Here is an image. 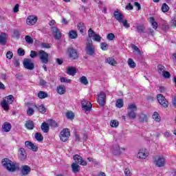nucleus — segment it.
<instances>
[{
  "mask_svg": "<svg viewBox=\"0 0 176 176\" xmlns=\"http://www.w3.org/2000/svg\"><path fill=\"white\" fill-rule=\"evenodd\" d=\"M93 40L94 42H101V36L100 34H94L93 36Z\"/></svg>",
  "mask_w": 176,
  "mask_h": 176,
  "instance_id": "de8ad7c7",
  "label": "nucleus"
},
{
  "mask_svg": "<svg viewBox=\"0 0 176 176\" xmlns=\"http://www.w3.org/2000/svg\"><path fill=\"white\" fill-rule=\"evenodd\" d=\"M157 69H158V74H160V75H162L164 74L166 71V67L162 65H158Z\"/></svg>",
  "mask_w": 176,
  "mask_h": 176,
  "instance_id": "473e14b6",
  "label": "nucleus"
},
{
  "mask_svg": "<svg viewBox=\"0 0 176 176\" xmlns=\"http://www.w3.org/2000/svg\"><path fill=\"white\" fill-rule=\"evenodd\" d=\"M14 102V97L12 95H10L3 99L1 107L4 111H9V104H13Z\"/></svg>",
  "mask_w": 176,
  "mask_h": 176,
  "instance_id": "7ed1b4c3",
  "label": "nucleus"
},
{
  "mask_svg": "<svg viewBox=\"0 0 176 176\" xmlns=\"http://www.w3.org/2000/svg\"><path fill=\"white\" fill-rule=\"evenodd\" d=\"M128 109L131 111V112H135V111H137V105H135L134 103H132L128 106Z\"/></svg>",
  "mask_w": 176,
  "mask_h": 176,
  "instance_id": "c9c22d12",
  "label": "nucleus"
},
{
  "mask_svg": "<svg viewBox=\"0 0 176 176\" xmlns=\"http://www.w3.org/2000/svg\"><path fill=\"white\" fill-rule=\"evenodd\" d=\"M172 104L175 108H176V96L172 98Z\"/></svg>",
  "mask_w": 176,
  "mask_h": 176,
  "instance_id": "774afa93",
  "label": "nucleus"
},
{
  "mask_svg": "<svg viewBox=\"0 0 176 176\" xmlns=\"http://www.w3.org/2000/svg\"><path fill=\"white\" fill-rule=\"evenodd\" d=\"M2 164L3 166L10 173H14V171H16V164L8 158H5L2 161Z\"/></svg>",
  "mask_w": 176,
  "mask_h": 176,
  "instance_id": "f03ea898",
  "label": "nucleus"
},
{
  "mask_svg": "<svg viewBox=\"0 0 176 176\" xmlns=\"http://www.w3.org/2000/svg\"><path fill=\"white\" fill-rule=\"evenodd\" d=\"M52 34L54 35V39H56L59 41V39L63 36V34H61V32H60V30L56 27L52 28Z\"/></svg>",
  "mask_w": 176,
  "mask_h": 176,
  "instance_id": "ddd939ff",
  "label": "nucleus"
},
{
  "mask_svg": "<svg viewBox=\"0 0 176 176\" xmlns=\"http://www.w3.org/2000/svg\"><path fill=\"white\" fill-rule=\"evenodd\" d=\"M34 137L38 142H42L43 141V136L41 133H35Z\"/></svg>",
  "mask_w": 176,
  "mask_h": 176,
  "instance_id": "72a5a7b5",
  "label": "nucleus"
},
{
  "mask_svg": "<svg viewBox=\"0 0 176 176\" xmlns=\"http://www.w3.org/2000/svg\"><path fill=\"white\" fill-rule=\"evenodd\" d=\"M81 104H82V109H85V111H91V107H92L91 103L89 102V101L83 100L81 102Z\"/></svg>",
  "mask_w": 176,
  "mask_h": 176,
  "instance_id": "f3484780",
  "label": "nucleus"
},
{
  "mask_svg": "<svg viewBox=\"0 0 176 176\" xmlns=\"http://www.w3.org/2000/svg\"><path fill=\"white\" fill-rule=\"evenodd\" d=\"M3 131L5 133H9L12 129V125L10 123L5 122L2 126Z\"/></svg>",
  "mask_w": 176,
  "mask_h": 176,
  "instance_id": "a878e982",
  "label": "nucleus"
},
{
  "mask_svg": "<svg viewBox=\"0 0 176 176\" xmlns=\"http://www.w3.org/2000/svg\"><path fill=\"white\" fill-rule=\"evenodd\" d=\"M149 156V151L146 148H142L139 150L137 154L138 159L144 160Z\"/></svg>",
  "mask_w": 176,
  "mask_h": 176,
  "instance_id": "423d86ee",
  "label": "nucleus"
},
{
  "mask_svg": "<svg viewBox=\"0 0 176 176\" xmlns=\"http://www.w3.org/2000/svg\"><path fill=\"white\" fill-rule=\"evenodd\" d=\"M70 135L71 132L69 131V129H64L60 131L59 137L60 138V141H63V142H67L69 139Z\"/></svg>",
  "mask_w": 176,
  "mask_h": 176,
  "instance_id": "39448f33",
  "label": "nucleus"
},
{
  "mask_svg": "<svg viewBox=\"0 0 176 176\" xmlns=\"http://www.w3.org/2000/svg\"><path fill=\"white\" fill-rule=\"evenodd\" d=\"M107 38L108 41H113L115 39V34L113 33H109L107 34Z\"/></svg>",
  "mask_w": 176,
  "mask_h": 176,
  "instance_id": "bf43d9fd",
  "label": "nucleus"
},
{
  "mask_svg": "<svg viewBox=\"0 0 176 176\" xmlns=\"http://www.w3.org/2000/svg\"><path fill=\"white\" fill-rule=\"evenodd\" d=\"M66 118L67 119H70V120H74V118H75V114L72 111H69L66 113Z\"/></svg>",
  "mask_w": 176,
  "mask_h": 176,
  "instance_id": "37998d69",
  "label": "nucleus"
},
{
  "mask_svg": "<svg viewBox=\"0 0 176 176\" xmlns=\"http://www.w3.org/2000/svg\"><path fill=\"white\" fill-rule=\"evenodd\" d=\"M73 159L76 164H80V166H87V162L82 158V156L76 154L74 155Z\"/></svg>",
  "mask_w": 176,
  "mask_h": 176,
  "instance_id": "9d476101",
  "label": "nucleus"
},
{
  "mask_svg": "<svg viewBox=\"0 0 176 176\" xmlns=\"http://www.w3.org/2000/svg\"><path fill=\"white\" fill-rule=\"evenodd\" d=\"M127 63L129 68H135L136 65L135 62H134V60L129 58Z\"/></svg>",
  "mask_w": 176,
  "mask_h": 176,
  "instance_id": "f704fd0d",
  "label": "nucleus"
},
{
  "mask_svg": "<svg viewBox=\"0 0 176 176\" xmlns=\"http://www.w3.org/2000/svg\"><path fill=\"white\" fill-rule=\"evenodd\" d=\"M56 91L58 94H60V96H63V94H65L66 89L65 86L64 85H59L56 88Z\"/></svg>",
  "mask_w": 176,
  "mask_h": 176,
  "instance_id": "4be33fe9",
  "label": "nucleus"
},
{
  "mask_svg": "<svg viewBox=\"0 0 176 176\" xmlns=\"http://www.w3.org/2000/svg\"><path fill=\"white\" fill-rule=\"evenodd\" d=\"M127 116L129 118V119L134 120L137 118V113L134 111H129L127 113Z\"/></svg>",
  "mask_w": 176,
  "mask_h": 176,
  "instance_id": "4c0bfd02",
  "label": "nucleus"
},
{
  "mask_svg": "<svg viewBox=\"0 0 176 176\" xmlns=\"http://www.w3.org/2000/svg\"><path fill=\"white\" fill-rule=\"evenodd\" d=\"M38 111L41 112V113H45L47 111V109L43 104H41L38 107Z\"/></svg>",
  "mask_w": 176,
  "mask_h": 176,
  "instance_id": "3c124183",
  "label": "nucleus"
},
{
  "mask_svg": "<svg viewBox=\"0 0 176 176\" xmlns=\"http://www.w3.org/2000/svg\"><path fill=\"white\" fill-rule=\"evenodd\" d=\"M30 57H31V58H35V57H38V53L36 51L32 50L30 52Z\"/></svg>",
  "mask_w": 176,
  "mask_h": 176,
  "instance_id": "052dcab7",
  "label": "nucleus"
},
{
  "mask_svg": "<svg viewBox=\"0 0 176 176\" xmlns=\"http://www.w3.org/2000/svg\"><path fill=\"white\" fill-rule=\"evenodd\" d=\"M132 49H133V50H135V52H136L138 54H141V50H140V48H138V47H137L135 45H132Z\"/></svg>",
  "mask_w": 176,
  "mask_h": 176,
  "instance_id": "0e129e2a",
  "label": "nucleus"
},
{
  "mask_svg": "<svg viewBox=\"0 0 176 176\" xmlns=\"http://www.w3.org/2000/svg\"><path fill=\"white\" fill-rule=\"evenodd\" d=\"M25 126L28 130H34V127H35L34 122L31 120L27 121Z\"/></svg>",
  "mask_w": 176,
  "mask_h": 176,
  "instance_id": "cd10ccee",
  "label": "nucleus"
},
{
  "mask_svg": "<svg viewBox=\"0 0 176 176\" xmlns=\"http://www.w3.org/2000/svg\"><path fill=\"white\" fill-rule=\"evenodd\" d=\"M6 57L8 58V60H12V58H13V52L8 51L6 53Z\"/></svg>",
  "mask_w": 176,
  "mask_h": 176,
  "instance_id": "e2e57ef3",
  "label": "nucleus"
},
{
  "mask_svg": "<svg viewBox=\"0 0 176 176\" xmlns=\"http://www.w3.org/2000/svg\"><path fill=\"white\" fill-rule=\"evenodd\" d=\"M77 27L81 34H83L85 32V30H86V26L85 25V23H78Z\"/></svg>",
  "mask_w": 176,
  "mask_h": 176,
  "instance_id": "c756f323",
  "label": "nucleus"
},
{
  "mask_svg": "<svg viewBox=\"0 0 176 176\" xmlns=\"http://www.w3.org/2000/svg\"><path fill=\"white\" fill-rule=\"evenodd\" d=\"M18 56L23 57L25 54V51L23 48H19L17 50Z\"/></svg>",
  "mask_w": 176,
  "mask_h": 176,
  "instance_id": "603ef678",
  "label": "nucleus"
},
{
  "mask_svg": "<svg viewBox=\"0 0 176 176\" xmlns=\"http://www.w3.org/2000/svg\"><path fill=\"white\" fill-rule=\"evenodd\" d=\"M150 23H151L153 28H154L155 30H157L158 25H157V23L155 21V18L151 17Z\"/></svg>",
  "mask_w": 176,
  "mask_h": 176,
  "instance_id": "58836bf2",
  "label": "nucleus"
},
{
  "mask_svg": "<svg viewBox=\"0 0 176 176\" xmlns=\"http://www.w3.org/2000/svg\"><path fill=\"white\" fill-rule=\"evenodd\" d=\"M154 163L157 167H163L166 164V159L163 156L157 155L154 157Z\"/></svg>",
  "mask_w": 176,
  "mask_h": 176,
  "instance_id": "0eeeda50",
  "label": "nucleus"
},
{
  "mask_svg": "<svg viewBox=\"0 0 176 176\" xmlns=\"http://www.w3.org/2000/svg\"><path fill=\"white\" fill-rule=\"evenodd\" d=\"M41 130L43 133H49V124L46 122H43L41 124Z\"/></svg>",
  "mask_w": 176,
  "mask_h": 176,
  "instance_id": "2f4dec72",
  "label": "nucleus"
},
{
  "mask_svg": "<svg viewBox=\"0 0 176 176\" xmlns=\"http://www.w3.org/2000/svg\"><path fill=\"white\" fill-rule=\"evenodd\" d=\"M113 16H114L115 19H117V21L119 23H122V20H123V19L124 17L123 16V14H122V12H119V10L114 11Z\"/></svg>",
  "mask_w": 176,
  "mask_h": 176,
  "instance_id": "6ab92c4d",
  "label": "nucleus"
},
{
  "mask_svg": "<svg viewBox=\"0 0 176 176\" xmlns=\"http://www.w3.org/2000/svg\"><path fill=\"white\" fill-rule=\"evenodd\" d=\"M72 170L73 173L76 174V173H79V171H80V166H79V164L73 162L72 164Z\"/></svg>",
  "mask_w": 176,
  "mask_h": 176,
  "instance_id": "393cba45",
  "label": "nucleus"
},
{
  "mask_svg": "<svg viewBox=\"0 0 176 176\" xmlns=\"http://www.w3.org/2000/svg\"><path fill=\"white\" fill-rule=\"evenodd\" d=\"M12 36L13 38H20V32L17 30H14Z\"/></svg>",
  "mask_w": 176,
  "mask_h": 176,
  "instance_id": "5fc2aeb1",
  "label": "nucleus"
},
{
  "mask_svg": "<svg viewBox=\"0 0 176 176\" xmlns=\"http://www.w3.org/2000/svg\"><path fill=\"white\" fill-rule=\"evenodd\" d=\"M85 52L88 56L94 57L96 56V46L93 45V40L91 38H87Z\"/></svg>",
  "mask_w": 176,
  "mask_h": 176,
  "instance_id": "f257e3e1",
  "label": "nucleus"
},
{
  "mask_svg": "<svg viewBox=\"0 0 176 176\" xmlns=\"http://www.w3.org/2000/svg\"><path fill=\"white\" fill-rule=\"evenodd\" d=\"M68 55L72 60H76L79 56H78V52L74 47H70L67 51Z\"/></svg>",
  "mask_w": 176,
  "mask_h": 176,
  "instance_id": "f8f14e48",
  "label": "nucleus"
},
{
  "mask_svg": "<svg viewBox=\"0 0 176 176\" xmlns=\"http://www.w3.org/2000/svg\"><path fill=\"white\" fill-rule=\"evenodd\" d=\"M161 9L164 13H167V12H168V10H170V7H168L167 3H164L162 4Z\"/></svg>",
  "mask_w": 176,
  "mask_h": 176,
  "instance_id": "ea45409f",
  "label": "nucleus"
},
{
  "mask_svg": "<svg viewBox=\"0 0 176 176\" xmlns=\"http://www.w3.org/2000/svg\"><path fill=\"white\" fill-rule=\"evenodd\" d=\"M122 151H126V148L122 147L120 148V146L118 145H115L113 148V154L115 155L116 156H120L122 155Z\"/></svg>",
  "mask_w": 176,
  "mask_h": 176,
  "instance_id": "4468645a",
  "label": "nucleus"
},
{
  "mask_svg": "<svg viewBox=\"0 0 176 176\" xmlns=\"http://www.w3.org/2000/svg\"><path fill=\"white\" fill-rule=\"evenodd\" d=\"M125 9L126 10H133L134 8L133 7V6H131V3H129L128 5L125 7Z\"/></svg>",
  "mask_w": 176,
  "mask_h": 176,
  "instance_id": "69168bd1",
  "label": "nucleus"
},
{
  "mask_svg": "<svg viewBox=\"0 0 176 176\" xmlns=\"http://www.w3.org/2000/svg\"><path fill=\"white\" fill-rule=\"evenodd\" d=\"M121 23L125 28H130V23L127 22L126 19H122Z\"/></svg>",
  "mask_w": 176,
  "mask_h": 176,
  "instance_id": "864d4df0",
  "label": "nucleus"
},
{
  "mask_svg": "<svg viewBox=\"0 0 176 176\" xmlns=\"http://www.w3.org/2000/svg\"><path fill=\"white\" fill-rule=\"evenodd\" d=\"M66 73L67 75H70L71 76H75V75H76V68L74 67H69L67 68Z\"/></svg>",
  "mask_w": 176,
  "mask_h": 176,
  "instance_id": "412c9836",
  "label": "nucleus"
},
{
  "mask_svg": "<svg viewBox=\"0 0 176 176\" xmlns=\"http://www.w3.org/2000/svg\"><path fill=\"white\" fill-rule=\"evenodd\" d=\"M157 99L160 105H162L164 108L168 107V102L166 99V98L162 94H158L157 96Z\"/></svg>",
  "mask_w": 176,
  "mask_h": 176,
  "instance_id": "1a4fd4ad",
  "label": "nucleus"
},
{
  "mask_svg": "<svg viewBox=\"0 0 176 176\" xmlns=\"http://www.w3.org/2000/svg\"><path fill=\"white\" fill-rule=\"evenodd\" d=\"M19 159L22 162L27 159V152H25V149L24 148H20L19 150Z\"/></svg>",
  "mask_w": 176,
  "mask_h": 176,
  "instance_id": "aec40b11",
  "label": "nucleus"
},
{
  "mask_svg": "<svg viewBox=\"0 0 176 176\" xmlns=\"http://www.w3.org/2000/svg\"><path fill=\"white\" fill-rule=\"evenodd\" d=\"M80 82L82 83V85H89V80H87V78H86L85 76L80 78Z\"/></svg>",
  "mask_w": 176,
  "mask_h": 176,
  "instance_id": "a19ab883",
  "label": "nucleus"
},
{
  "mask_svg": "<svg viewBox=\"0 0 176 176\" xmlns=\"http://www.w3.org/2000/svg\"><path fill=\"white\" fill-rule=\"evenodd\" d=\"M25 40L29 45H32V43H34V39H32V36H25Z\"/></svg>",
  "mask_w": 176,
  "mask_h": 176,
  "instance_id": "a18cd8bd",
  "label": "nucleus"
},
{
  "mask_svg": "<svg viewBox=\"0 0 176 176\" xmlns=\"http://www.w3.org/2000/svg\"><path fill=\"white\" fill-rule=\"evenodd\" d=\"M25 145L26 148H28V149H30L33 152H38V146H36V144H34L32 142L26 141L25 142Z\"/></svg>",
  "mask_w": 176,
  "mask_h": 176,
  "instance_id": "2eb2a0df",
  "label": "nucleus"
},
{
  "mask_svg": "<svg viewBox=\"0 0 176 176\" xmlns=\"http://www.w3.org/2000/svg\"><path fill=\"white\" fill-rule=\"evenodd\" d=\"M23 67L26 68V69H30V71L34 69L35 65L32 63V60L30 58H25L23 60Z\"/></svg>",
  "mask_w": 176,
  "mask_h": 176,
  "instance_id": "9b49d317",
  "label": "nucleus"
},
{
  "mask_svg": "<svg viewBox=\"0 0 176 176\" xmlns=\"http://www.w3.org/2000/svg\"><path fill=\"white\" fill-rule=\"evenodd\" d=\"M38 21V17L34 16V15H30L28 16L26 19V23L28 24V25H34L35 23Z\"/></svg>",
  "mask_w": 176,
  "mask_h": 176,
  "instance_id": "dca6fc26",
  "label": "nucleus"
},
{
  "mask_svg": "<svg viewBox=\"0 0 176 176\" xmlns=\"http://www.w3.org/2000/svg\"><path fill=\"white\" fill-rule=\"evenodd\" d=\"M100 49H102V50H108V44L107 43H100Z\"/></svg>",
  "mask_w": 176,
  "mask_h": 176,
  "instance_id": "4d7b16f0",
  "label": "nucleus"
},
{
  "mask_svg": "<svg viewBox=\"0 0 176 176\" xmlns=\"http://www.w3.org/2000/svg\"><path fill=\"white\" fill-rule=\"evenodd\" d=\"M136 30L139 34H142L143 32H145V26L142 24L138 25L136 26Z\"/></svg>",
  "mask_w": 176,
  "mask_h": 176,
  "instance_id": "7c9ffc66",
  "label": "nucleus"
},
{
  "mask_svg": "<svg viewBox=\"0 0 176 176\" xmlns=\"http://www.w3.org/2000/svg\"><path fill=\"white\" fill-rule=\"evenodd\" d=\"M41 47L42 49H50V45L47 43H42Z\"/></svg>",
  "mask_w": 176,
  "mask_h": 176,
  "instance_id": "680f3d73",
  "label": "nucleus"
},
{
  "mask_svg": "<svg viewBox=\"0 0 176 176\" xmlns=\"http://www.w3.org/2000/svg\"><path fill=\"white\" fill-rule=\"evenodd\" d=\"M107 95L104 92H100L97 97V102L100 107H104L106 104Z\"/></svg>",
  "mask_w": 176,
  "mask_h": 176,
  "instance_id": "6e6552de",
  "label": "nucleus"
},
{
  "mask_svg": "<svg viewBox=\"0 0 176 176\" xmlns=\"http://www.w3.org/2000/svg\"><path fill=\"white\" fill-rule=\"evenodd\" d=\"M139 122L140 123H146V122H148V116L143 113H140L139 115Z\"/></svg>",
  "mask_w": 176,
  "mask_h": 176,
  "instance_id": "5701e85b",
  "label": "nucleus"
},
{
  "mask_svg": "<svg viewBox=\"0 0 176 176\" xmlns=\"http://www.w3.org/2000/svg\"><path fill=\"white\" fill-rule=\"evenodd\" d=\"M96 32L94 30H93V29L89 28V30H88V38L87 39H91V38H93L94 36V35H96Z\"/></svg>",
  "mask_w": 176,
  "mask_h": 176,
  "instance_id": "e433bc0d",
  "label": "nucleus"
},
{
  "mask_svg": "<svg viewBox=\"0 0 176 176\" xmlns=\"http://www.w3.org/2000/svg\"><path fill=\"white\" fill-rule=\"evenodd\" d=\"M153 119H154L155 122H160V118H159V113L157 112H154L153 115Z\"/></svg>",
  "mask_w": 176,
  "mask_h": 176,
  "instance_id": "09e8293b",
  "label": "nucleus"
},
{
  "mask_svg": "<svg viewBox=\"0 0 176 176\" xmlns=\"http://www.w3.org/2000/svg\"><path fill=\"white\" fill-rule=\"evenodd\" d=\"M123 100L122 99H118L116 105L117 108H123Z\"/></svg>",
  "mask_w": 176,
  "mask_h": 176,
  "instance_id": "79ce46f5",
  "label": "nucleus"
},
{
  "mask_svg": "<svg viewBox=\"0 0 176 176\" xmlns=\"http://www.w3.org/2000/svg\"><path fill=\"white\" fill-rule=\"evenodd\" d=\"M34 112H35V110L32 109V107H30L27 110V114L28 115V116H32Z\"/></svg>",
  "mask_w": 176,
  "mask_h": 176,
  "instance_id": "8fccbe9b",
  "label": "nucleus"
},
{
  "mask_svg": "<svg viewBox=\"0 0 176 176\" xmlns=\"http://www.w3.org/2000/svg\"><path fill=\"white\" fill-rule=\"evenodd\" d=\"M124 175L125 176H131V172L130 171V169L126 168L124 170Z\"/></svg>",
  "mask_w": 176,
  "mask_h": 176,
  "instance_id": "338daca9",
  "label": "nucleus"
},
{
  "mask_svg": "<svg viewBox=\"0 0 176 176\" xmlns=\"http://www.w3.org/2000/svg\"><path fill=\"white\" fill-rule=\"evenodd\" d=\"M110 126H111V127H118V126H119V121H118L116 120H111Z\"/></svg>",
  "mask_w": 176,
  "mask_h": 176,
  "instance_id": "c03bdc74",
  "label": "nucleus"
},
{
  "mask_svg": "<svg viewBox=\"0 0 176 176\" xmlns=\"http://www.w3.org/2000/svg\"><path fill=\"white\" fill-rule=\"evenodd\" d=\"M107 63H108V64L110 65H115L116 64V60L112 58H107Z\"/></svg>",
  "mask_w": 176,
  "mask_h": 176,
  "instance_id": "49530a36",
  "label": "nucleus"
},
{
  "mask_svg": "<svg viewBox=\"0 0 176 176\" xmlns=\"http://www.w3.org/2000/svg\"><path fill=\"white\" fill-rule=\"evenodd\" d=\"M8 35L6 33H1L0 34V45H6V38Z\"/></svg>",
  "mask_w": 176,
  "mask_h": 176,
  "instance_id": "b1692460",
  "label": "nucleus"
},
{
  "mask_svg": "<svg viewBox=\"0 0 176 176\" xmlns=\"http://www.w3.org/2000/svg\"><path fill=\"white\" fill-rule=\"evenodd\" d=\"M38 57L42 64H47L49 63V54L47 52L40 50L38 52Z\"/></svg>",
  "mask_w": 176,
  "mask_h": 176,
  "instance_id": "20e7f679",
  "label": "nucleus"
},
{
  "mask_svg": "<svg viewBox=\"0 0 176 176\" xmlns=\"http://www.w3.org/2000/svg\"><path fill=\"white\" fill-rule=\"evenodd\" d=\"M37 97L41 100H43L44 98H47V97H49V95L47 94V93L43 91H40L37 94Z\"/></svg>",
  "mask_w": 176,
  "mask_h": 176,
  "instance_id": "bb28decb",
  "label": "nucleus"
},
{
  "mask_svg": "<svg viewBox=\"0 0 176 176\" xmlns=\"http://www.w3.org/2000/svg\"><path fill=\"white\" fill-rule=\"evenodd\" d=\"M60 82L62 83H71V79H68L65 77L60 78Z\"/></svg>",
  "mask_w": 176,
  "mask_h": 176,
  "instance_id": "13d9d810",
  "label": "nucleus"
},
{
  "mask_svg": "<svg viewBox=\"0 0 176 176\" xmlns=\"http://www.w3.org/2000/svg\"><path fill=\"white\" fill-rule=\"evenodd\" d=\"M162 75L164 78H165V79H168L171 77V74L167 71H165Z\"/></svg>",
  "mask_w": 176,
  "mask_h": 176,
  "instance_id": "6e6d98bb",
  "label": "nucleus"
},
{
  "mask_svg": "<svg viewBox=\"0 0 176 176\" xmlns=\"http://www.w3.org/2000/svg\"><path fill=\"white\" fill-rule=\"evenodd\" d=\"M21 174L24 176L28 175L31 173V167L28 165H24L21 166Z\"/></svg>",
  "mask_w": 176,
  "mask_h": 176,
  "instance_id": "a211bd4d",
  "label": "nucleus"
},
{
  "mask_svg": "<svg viewBox=\"0 0 176 176\" xmlns=\"http://www.w3.org/2000/svg\"><path fill=\"white\" fill-rule=\"evenodd\" d=\"M69 39H76L78 38V32L75 30H70L69 32Z\"/></svg>",
  "mask_w": 176,
  "mask_h": 176,
  "instance_id": "c85d7f7f",
  "label": "nucleus"
}]
</instances>
